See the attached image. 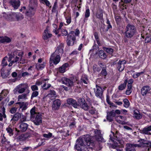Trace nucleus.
Instances as JSON below:
<instances>
[{"label":"nucleus","instance_id":"1","mask_svg":"<svg viewBox=\"0 0 151 151\" xmlns=\"http://www.w3.org/2000/svg\"><path fill=\"white\" fill-rule=\"evenodd\" d=\"M94 143L88 135H84L77 139L75 147L78 151H87V147L92 148Z\"/></svg>","mask_w":151,"mask_h":151},{"label":"nucleus","instance_id":"2","mask_svg":"<svg viewBox=\"0 0 151 151\" xmlns=\"http://www.w3.org/2000/svg\"><path fill=\"white\" fill-rule=\"evenodd\" d=\"M31 120L37 125H39L42 122L41 114L35 111V108H33L30 111Z\"/></svg>","mask_w":151,"mask_h":151},{"label":"nucleus","instance_id":"3","mask_svg":"<svg viewBox=\"0 0 151 151\" xmlns=\"http://www.w3.org/2000/svg\"><path fill=\"white\" fill-rule=\"evenodd\" d=\"M125 30V36L128 38H131L136 35L137 32L135 26L130 24L127 25Z\"/></svg>","mask_w":151,"mask_h":151},{"label":"nucleus","instance_id":"4","mask_svg":"<svg viewBox=\"0 0 151 151\" xmlns=\"http://www.w3.org/2000/svg\"><path fill=\"white\" fill-rule=\"evenodd\" d=\"M95 96L98 98H101L104 90V88H102L100 86L96 85L95 88L93 89Z\"/></svg>","mask_w":151,"mask_h":151},{"label":"nucleus","instance_id":"5","mask_svg":"<svg viewBox=\"0 0 151 151\" xmlns=\"http://www.w3.org/2000/svg\"><path fill=\"white\" fill-rule=\"evenodd\" d=\"M60 55L53 52L50 56V63H53L55 65H56L60 62Z\"/></svg>","mask_w":151,"mask_h":151},{"label":"nucleus","instance_id":"6","mask_svg":"<svg viewBox=\"0 0 151 151\" xmlns=\"http://www.w3.org/2000/svg\"><path fill=\"white\" fill-rule=\"evenodd\" d=\"M24 85L23 84H21L17 86L13 90L14 93L16 94L17 93H22L24 92L26 88L23 87Z\"/></svg>","mask_w":151,"mask_h":151},{"label":"nucleus","instance_id":"7","mask_svg":"<svg viewBox=\"0 0 151 151\" xmlns=\"http://www.w3.org/2000/svg\"><path fill=\"white\" fill-rule=\"evenodd\" d=\"M76 37L70 34L68 35L67 37L66 42L69 46L73 45L76 41Z\"/></svg>","mask_w":151,"mask_h":151},{"label":"nucleus","instance_id":"8","mask_svg":"<svg viewBox=\"0 0 151 151\" xmlns=\"http://www.w3.org/2000/svg\"><path fill=\"white\" fill-rule=\"evenodd\" d=\"M9 3L14 9H17L20 5L19 0H10Z\"/></svg>","mask_w":151,"mask_h":151},{"label":"nucleus","instance_id":"9","mask_svg":"<svg viewBox=\"0 0 151 151\" xmlns=\"http://www.w3.org/2000/svg\"><path fill=\"white\" fill-rule=\"evenodd\" d=\"M26 119V118H24L23 119V122H22L20 123L19 125V130L22 132L25 131L27 129L28 125L25 123H24L23 122L25 121Z\"/></svg>","mask_w":151,"mask_h":151},{"label":"nucleus","instance_id":"10","mask_svg":"<svg viewBox=\"0 0 151 151\" xmlns=\"http://www.w3.org/2000/svg\"><path fill=\"white\" fill-rule=\"evenodd\" d=\"M151 88L148 86H143L141 90V93L143 96L146 95L147 94L150 93Z\"/></svg>","mask_w":151,"mask_h":151},{"label":"nucleus","instance_id":"11","mask_svg":"<svg viewBox=\"0 0 151 151\" xmlns=\"http://www.w3.org/2000/svg\"><path fill=\"white\" fill-rule=\"evenodd\" d=\"M29 8L25 13L26 15L31 17L33 16L36 11V8L35 7L29 6Z\"/></svg>","mask_w":151,"mask_h":151},{"label":"nucleus","instance_id":"12","mask_svg":"<svg viewBox=\"0 0 151 151\" xmlns=\"http://www.w3.org/2000/svg\"><path fill=\"white\" fill-rule=\"evenodd\" d=\"M95 137L96 139L99 141H103L104 139L101 134L100 131L96 129L94 131Z\"/></svg>","mask_w":151,"mask_h":151},{"label":"nucleus","instance_id":"13","mask_svg":"<svg viewBox=\"0 0 151 151\" xmlns=\"http://www.w3.org/2000/svg\"><path fill=\"white\" fill-rule=\"evenodd\" d=\"M62 81L63 83L68 87H71L73 85V81L69 78H63L62 80Z\"/></svg>","mask_w":151,"mask_h":151},{"label":"nucleus","instance_id":"14","mask_svg":"<svg viewBox=\"0 0 151 151\" xmlns=\"http://www.w3.org/2000/svg\"><path fill=\"white\" fill-rule=\"evenodd\" d=\"M115 116L116 114H115L114 110H113L107 113L106 119L109 122H112L113 120V117Z\"/></svg>","mask_w":151,"mask_h":151},{"label":"nucleus","instance_id":"15","mask_svg":"<svg viewBox=\"0 0 151 151\" xmlns=\"http://www.w3.org/2000/svg\"><path fill=\"white\" fill-rule=\"evenodd\" d=\"M151 131V125L146 127L143 128L142 129L139 130L140 132L142 134L150 135L151 133L150 131Z\"/></svg>","mask_w":151,"mask_h":151},{"label":"nucleus","instance_id":"16","mask_svg":"<svg viewBox=\"0 0 151 151\" xmlns=\"http://www.w3.org/2000/svg\"><path fill=\"white\" fill-rule=\"evenodd\" d=\"M137 144L127 143L126 145V151H135V148L137 147Z\"/></svg>","mask_w":151,"mask_h":151},{"label":"nucleus","instance_id":"17","mask_svg":"<svg viewBox=\"0 0 151 151\" xmlns=\"http://www.w3.org/2000/svg\"><path fill=\"white\" fill-rule=\"evenodd\" d=\"M126 63L125 61L119 60L117 64V69L119 71H122L124 68V64Z\"/></svg>","mask_w":151,"mask_h":151},{"label":"nucleus","instance_id":"18","mask_svg":"<svg viewBox=\"0 0 151 151\" xmlns=\"http://www.w3.org/2000/svg\"><path fill=\"white\" fill-rule=\"evenodd\" d=\"M67 103L69 105H72L74 108H77L78 104L76 101L72 98H69L67 100Z\"/></svg>","mask_w":151,"mask_h":151},{"label":"nucleus","instance_id":"19","mask_svg":"<svg viewBox=\"0 0 151 151\" xmlns=\"http://www.w3.org/2000/svg\"><path fill=\"white\" fill-rule=\"evenodd\" d=\"M63 44H61L57 46L55 51L54 52L60 56V55H62L63 53Z\"/></svg>","mask_w":151,"mask_h":151},{"label":"nucleus","instance_id":"20","mask_svg":"<svg viewBox=\"0 0 151 151\" xmlns=\"http://www.w3.org/2000/svg\"><path fill=\"white\" fill-rule=\"evenodd\" d=\"M149 141H147L146 140L143 139H140L138 141V142H139V144H137V147H143L145 145L148 146V144Z\"/></svg>","mask_w":151,"mask_h":151},{"label":"nucleus","instance_id":"21","mask_svg":"<svg viewBox=\"0 0 151 151\" xmlns=\"http://www.w3.org/2000/svg\"><path fill=\"white\" fill-rule=\"evenodd\" d=\"M61 105L60 100L56 99L53 101L52 105V109L53 110H55L58 109Z\"/></svg>","mask_w":151,"mask_h":151},{"label":"nucleus","instance_id":"22","mask_svg":"<svg viewBox=\"0 0 151 151\" xmlns=\"http://www.w3.org/2000/svg\"><path fill=\"white\" fill-rule=\"evenodd\" d=\"M52 34L50 33L48 30V29L46 28L44 30V32L43 34V39L45 40H47L49 38H50Z\"/></svg>","mask_w":151,"mask_h":151},{"label":"nucleus","instance_id":"23","mask_svg":"<svg viewBox=\"0 0 151 151\" xmlns=\"http://www.w3.org/2000/svg\"><path fill=\"white\" fill-rule=\"evenodd\" d=\"M11 41V39L6 36L0 37V43H9Z\"/></svg>","mask_w":151,"mask_h":151},{"label":"nucleus","instance_id":"24","mask_svg":"<svg viewBox=\"0 0 151 151\" xmlns=\"http://www.w3.org/2000/svg\"><path fill=\"white\" fill-rule=\"evenodd\" d=\"M47 96H48L51 100L55 99L57 97V95L55 91L53 90H50Z\"/></svg>","mask_w":151,"mask_h":151},{"label":"nucleus","instance_id":"25","mask_svg":"<svg viewBox=\"0 0 151 151\" xmlns=\"http://www.w3.org/2000/svg\"><path fill=\"white\" fill-rule=\"evenodd\" d=\"M21 116V114L19 112L16 113L11 119V121H17Z\"/></svg>","mask_w":151,"mask_h":151},{"label":"nucleus","instance_id":"26","mask_svg":"<svg viewBox=\"0 0 151 151\" xmlns=\"http://www.w3.org/2000/svg\"><path fill=\"white\" fill-rule=\"evenodd\" d=\"M68 66V64L67 63L64 64L63 65L59 68V71L61 73H63L65 71L66 68Z\"/></svg>","mask_w":151,"mask_h":151},{"label":"nucleus","instance_id":"27","mask_svg":"<svg viewBox=\"0 0 151 151\" xmlns=\"http://www.w3.org/2000/svg\"><path fill=\"white\" fill-rule=\"evenodd\" d=\"M14 15L15 16L17 21L21 20L24 18L23 15L20 13H15Z\"/></svg>","mask_w":151,"mask_h":151},{"label":"nucleus","instance_id":"28","mask_svg":"<svg viewBox=\"0 0 151 151\" xmlns=\"http://www.w3.org/2000/svg\"><path fill=\"white\" fill-rule=\"evenodd\" d=\"M1 76L2 77L4 78H5L7 77L9 75V72L6 73L5 72V70L4 69L2 68L1 69Z\"/></svg>","mask_w":151,"mask_h":151},{"label":"nucleus","instance_id":"29","mask_svg":"<svg viewBox=\"0 0 151 151\" xmlns=\"http://www.w3.org/2000/svg\"><path fill=\"white\" fill-rule=\"evenodd\" d=\"M37 0H29V6L36 8L37 6Z\"/></svg>","mask_w":151,"mask_h":151},{"label":"nucleus","instance_id":"30","mask_svg":"<svg viewBox=\"0 0 151 151\" xmlns=\"http://www.w3.org/2000/svg\"><path fill=\"white\" fill-rule=\"evenodd\" d=\"M99 55L100 58L103 59H105L107 56L106 53L102 50L99 51Z\"/></svg>","mask_w":151,"mask_h":151},{"label":"nucleus","instance_id":"31","mask_svg":"<svg viewBox=\"0 0 151 151\" xmlns=\"http://www.w3.org/2000/svg\"><path fill=\"white\" fill-rule=\"evenodd\" d=\"M80 106L82 108L84 109L85 110L87 111L89 108V106L87 103L85 102L84 103H82V104H80Z\"/></svg>","mask_w":151,"mask_h":151},{"label":"nucleus","instance_id":"32","mask_svg":"<svg viewBox=\"0 0 151 151\" xmlns=\"http://www.w3.org/2000/svg\"><path fill=\"white\" fill-rule=\"evenodd\" d=\"M96 16L97 18L101 19H102L103 16L102 11L101 10H99L96 13Z\"/></svg>","mask_w":151,"mask_h":151},{"label":"nucleus","instance_id":"33","mask_svg":"<svg viewBox=\"0 0 151 151\" xmlns=\"http://www.w3.org/2000/svg\"><path fill=\"white\" fill-rule=\"evenodd\" d=\"M16 104H19L20 106V108H22V110H25L27 109L26 104L24 102H18Z\"/></svg>","mask_w":151,"mask_h":151},{"label":"nucleus","instance_id":"34","mask_svg":"<svg viewBox=\"0 0 151 151\" xmlns=\"http://www.w3.org/2000/svg\"><path fill=\"white\" fill-rule=\"evenodd\" d=\"M27 138V137L26 136V135L24 134H22L19 136L17 138L18 139L21 141L25 140Z\"/></svg>","mask_w":151,"mask_h":151},{"label":"nucleus","instance_id":"35","mask_svg":"<svg viewBox=\"0 0 151 151\" xmlns=\"http://www.w3.org/2000/svg\"><path fill=\"white\" fill-rule=\"evenodd\" d=\"M6 130L10 136H12L13 135V130L10 127L7 128Z\"/></svg>","mask_w":151,"mask_h":151},{"label":"nucleus","instance_id":"36","mask_svg":"<svg viewBox=\"0 0 151 151\" xmlns=\"http://www.w3.org/2000/svg\"><path fill=\"white\" fill-rule=\"evenodd\" d=\"M80 33L79 30L76 29L75 31V32L73 31H71L70 33V35H73V36H78Z\"/></svg>","mask_w":151,"mask_h":151},{"label":"nucleus","instance_id":"37","mask_svg":"<svg viewBox=\"0 0 151 151\" xmlns=\"http://www.w3.org/2000/svg\"><path fill=\"white\" fill-rule=\"evenodd\" d=\"M103 49L107 53H108L110 54H112L113 51V50L111 48L103 47Z\"/></svg>","mask_w":151,"mask_h":151},{"label":"nucleus","instance_id":"38","mask_svg":"<svg viewBox=\"0 0 151 151\" xmlns=\"http://www.w3.org/2000/svg\"><path fill=\"white\" fill-rule=\"evenodd\" d=\"M123 102H124V106L125 108H128L130 105V104L128 100L126 99L123 100Z\"/></svg>","mask_w":151,"mask_h":151},{"label":"nucleus","instance_id":"39","mask_svg":"<svg viewBox=\"0 0 151 151\" xmlns=\"http://www.w3.org/2000/svg\"><path fill=\"white\" fill-rule=\"evenodd\" d=\"M27 94H23L19 95L18 96V101H19L20 99H27Z\"/></svg>","mask_w":151,"mask_h":151},{"label":"nucleus","instance_id":"40","mask_svg":"<svg viewBox=\"0 0 151 151\" xmlns=\"http://www.w3.org/2000/svg\"><path fill=\"white\" fill-rule=\"evenodd\" d=\"M51 86V85L50 84H47L46 82L42 86L43 89L47 90Z\"/></svg>","mask_w":151,"mask_h":151},{"label":"nucleus","instance_id":"41","mask_svg":"<svg viewBox=\"0 0 151 151\" xmlns=\"http://www.w3.org/2000/svg\"><path fill=\"white\" fill-rule=\"evenodd\" d=\"M45 66V63L41 65L38 64L36 65V68L38 70L42 69Z\"/></svg>","mask_w":151,"mask_h":151},{"label":"nucleus","instance_id":"42","mask_svg":"<svg viewBox=\"0 0 151 151\" xmlns=\"http://www.w3.org/2000/svg\"><path fill=\"white\" fill-rule=\"evenodd\" d=\"M7 58V57H5L3 59L1 63V65L3 67L6 66L7 65V63L6 61V59Z\"/></svg>","mask_w":151,"mask_h":151},{"label":"nucleus","instance_id":"43","mask_svg":"<svg viewBox=\"0 0 151 151\" xmlns=\"http://www.w3.org/2000/svg\"><path fill=\"white\" fill-rule=\"evenodd\" d=\"M81 82L86 84L88 82V79L86 77H82L81 79Z\"/></svg>","mask_w":151,"mask_h":151},{"label":"nucleus","instance_id":"44","mask_svg":"<svg viewBox=\"0 0 151 151\" xmlns=\"http://www.w3.org/2000/svg\"><path fill=\"white\" fill-rule=\"evenodd\" d=\"M93 69L95 72H99L101 70V68L96 65H94L93 66Z\"/></svg>","mask_w":151,"mask_h":151},{"label":"nucleus","instance_id":"45","mask_svg":"<svg viewBox=\"0 0 151 151\" xmlns=\"http://www.w3.org/2000/svg\"><path fill=\"white\" fill-rule=\"evenodd\" d=\"M144 72H141L139 73H136V74H134L133 75V77L135 78H138L139 76L140 75L142 74H143Z\"/></svg>","mask_w":151,"mask_h":151},{"label":"nucleus","instance_id":"46","mask_svg":"<svg viewBox=\"0 0 151 151\" xmlns=\"http://www.w3.org/2000/svg\"><path fill=\"white\" fill-rule=\"evenodd\" d=\"M37 142H39L38 144V146H40L44 144V141H43V140L42 139H37Z\"/></svg>","mask_w":151,"mask_h":151},{"label":"nucleus","instance_id":"47","mask_svg":"<svg viewBox=\"0 0 151 151\" xmlns=\"http://www.w3.org/2000/svg\"><path fill=\"white\" fill-rule=\"evenodd\" d=\"M43 4H45L47 6L50 7V2L47 0H40Z\"/></svg>","mask_w":151,"mask_h":151},{"label":"nucleus","instance_id":"48","mask_svg":"<svg viewBox=\"0 0 151 151\" xmlns=\"http://www.w3.org/2000/svg\"><path fill=\"white\" fill-rule=\"evenodd\" d=\"M38 95V92L37 91H34L33 92L31 95V99H32L34 97H37Z\"/></svg>","mask_w":151,"mask_h":151},{"label":"nucleus","instance_id":"49","mask_svg":"<svg viewBox=\"0 0 151 151\" xmlns=\"http://www.w3.org/2000/svg\"><path fill=\"white\" fill-rule=\"evenodd\" d=\"M134 116L136 119H138L141 118V116L139 114L135 112H134Z\"/></svg>","mask_w":151,"mask_h":151},{"label":"nucleus","instance_id":"50","mask_svg":"<svg viewBox=\"0 0 151 151\" xmlns=\"http://www.w3.org/2000/svg\"><path fill=\"white\" fill-rule=\"evenodd\" d=\"M52 135V134L50 132H49L48 134H44L43 136L45 138H50Z\"/></svg>","mask_w":151,"mask_h":151},{"label":"nucleus","instance_id":"51","mask_svg":"<svg viewBox=\"0 0 151 151\" xmlns=\"http://www.w3.org/2000/svg\"><path fill=\"white\" fill-rule=\"evenodd\" d=\"M61 33L63 36H66L68 35V32L65 29H63L61 30Z\"/></svg>","mask_w":151,"mask_h":151},{"label":"nucleus","instance_id":"52","mask_svg":"<svg viewBox=\"0 0 151 151\" xmlns=\"http://www.w3.org/2000/svg\"><path fill=\"white\" fill-rule=\"evenodd\" d=\"M90 14V10L88 9H86V12H85V17L86 18L88 17L89 16Z\"/></svg>","mask_w":151,"mask_h":151},{"label":"nucleus","instance_id":"53","mask_svg":"<svg viewBox=\"0 0 151 151\" xmlns=\"http://www.w3.org/2000/svg\"><path fill=\"white\" fill-rule=\"evenodd\" d=\"M102 69V70L101 72V74L103 76H106L107 74V73L106 70V67H103Z\"/></svg>","mask_w":151,"mask_h":151},{"label":"nucleus","instance_id":"54","mask_svg":"<svg viewBox=\"0 0 151 151\" xmlns=\"http://www.w3.org/2000/svg\"><path fill=\"white\" fill-rule=\"evenodd\" d=\"M151 41V35L147 36L145 39V43H148Z\"/></svg>","mask_w":151,"mask_h":151},{"label":"nucleus","instance_id":"55","mask_svg":"<svg viewBox=\"0 0 151 151\" xmlns=\"http://www.w3.org/2000/svg\"><path fill=\"white\" fill-rule=\"evenodd\" d=\"M126 87V85L122 84L119 86L118 89L120 90H122L125 88Z\"/></svg>","mask_w":151,"mask_h":151},{"label":"nucleus","instance_id":"56","mask_svg":"<svg viewBox=\"0 0 151 151\" xmlns=\"http://www.w3.org/2000/svg\"><path fill=\"white\" fill-rule=\"evenodd\" d=\"M31 88L33 91H37L38 90V88L36 85H34L32 86Z\"/></svg>","mask_w":151,"mask_h":151},{"label":"nucleus","instance_id":"57","mask_svg":"<svg viewBox=\"0 0 151 151\" xmlns=\"http://www.w3.org/2000/svg\"><path fill=\"white\" fill-rule=\"evenodd\" d=\"M78 102L80 105V104H82V103L85 102V101L84 99L83 98H82L78 99Z\"/></svg>","mask_w":151,"mask_h":151},{"label":"nucleus","instance_id":"58","mask_svg":"<svg viewBox=\"0 0 151 151\" xmlns=\"http://www.w3.org/2000/svg\"><path fill=\"white\" fill-rule=\"evenodd\" d=\"M31 148L30 147H27L22 148V151H30Z\"/></svg>","mask_w":151,"mask_h":151},{"label":"nucleus","instance_id":"59","mask_svg":"<svg viewBox=\"0 0 151 151\" xmlns=\"http://www.w3.org/2000/svg\"><path fill=\"white\" fill-rule=\"evenodd\" d=\"M17 108L16 107H13L11 108L10 110V112L12 114H13L16 112Z\"/></svg>","mask_w":151,"mask_h":151},{"label":"nucleus","instance_id":"60","mask_svg":"<svg viewBox=\"0 0 151 151\" xmlns=\"http://www.w3.org/2000/svg\"><path fill=\"white\" fill-rule=\"evenodd\" d=\"M66 22L68 24H69L71 22V17L70 16H68L66 17Z\"/></svg>","mask_w":151,"mask_h":151},{"label":"nucleus","instance_id":"61","mask_svg":"<svg viewBox=\"0 0 151 151\" xmlns=\"http://www.w3.org/2000/svg\"><path fill=\"white\" fill-rule=\"evenodd\" d=\"M95 109L93 107H91V109L89 110V112L91 114H93L95 113Z\"/></svg>","mask_w":151,"mask_h":151},{"label":"nucleus","instance_id":"62","mask_svg":"<svg viewBox=\"0 0 151 151\" xmlns=\"http://www.w3.org/2000/svg\"><path fill=\"white\" fill-rule=\"evenodd\" d=\"M20 63L24 64L27 62V60L22 57H21L20 59Z\"/></svg>","mask_w":151,"mask_h":151},{"label":"nucleus","instance_id":"63","mask_svg":"<svg viewBox=\"0 0 151 151\" xmlns=\"http://www.w3.org/2000/svg\"><path fill=\"white\" fill-rule=\"evenodd\" d=\"M29 74L27 72H24L22 73V76L23 77H24L26 76L29 75Z\"/></svg>","mask_w":151,"mask_h":151},{"label":"nucleus","instance_id":"64","mask_svg":"<svg viewBox=\"0 0 151 151\" xmlns=\"http://www.w3.org/2000/svg\"><path fill=\"white\" fill-rule=\"evenodd\" d=\"M5 142H6V138L4 137V135L1 139V143L2 144H4Z\"/></svg>","mask_w":151,"mask_h":151}]
</instances>
